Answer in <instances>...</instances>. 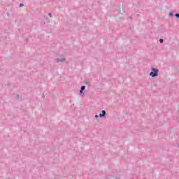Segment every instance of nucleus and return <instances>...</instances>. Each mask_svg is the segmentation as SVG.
Listing matches in <instances>:
<instances>
[{"label": "nucleus", "mask_w": 179, "mask_h": 179, "mask_svg": "<svg viewBox=\"0 0 179 179\" xmlns=\"http://www.w3.org/2000/svg\"><path fill=\"white\" fill-rule=\"evenodd\" d=\"M151 71H152L150 73V76H151V78H156V76L159 75V69L152 68Z\"/></svg>", "instance_id": "f257e3e1"}, {"label": "nucleus", "mask_w": 179, "mask_h": 179, "mask_svg": "<svg viewBox=\"0 0 179 179\" xmlns=\"http://www.w3.org/2000/svg\"><path fill=\"white\" fill-rule=\"evenodd\" d=\"M99 117L101 118L103 117H106V110H102V113L99 114Z\"/></svg>", "instance_id": "f03ea898"}, {"label": "nucleus", "mask_w": 179, "mask_h": 179, "mask_svg": "<svg viewBox=\"0 0 179 179\" xmlns=\"http://www.w3.org/2000/svg\"><path fill=\"white\" fill-rule=\"evenodd\" d=\"M56 61L57 62H64V61H65V58L57 59Z\"/></svg>", "instance_id": "7ed1b4c3"}, {"label": "nucleus", "mask_w": 179, "mask_h": 179, "mask_svg": "<svg viewBox=\"0 0 179 179\" xmlns=\"http://www.w3.org/2000/svg\"><path fill=\"white\" fill-rule=\"evenodd\" d=\"M85 89H86V86H85V85H83L82 87H81V88H80V90H85Z\"/></svg>", "instance_id": "20e7f679"}, {"label": "nucleus", "mask_w": 179, "mask_h": 179, "mask_svg": "<svg viewBox=\"0 0 179 179\" xmlns=\"http://www.w3.org/2000/svg\"><path fill=\"white\" fill-rule=\"evenodd\" d=\"M175 16L176 17H177V19H179V13H176Z\"/></svg>", "instance_id": "39448f33"}, {"label": "nucleus", "mask_w": 179, "mask_h": 179, "mask_svg": "<svg viewBox=\"0 0 179 179\" xmlns=\"http://www.w3.org/2000/svg\"><path fill=\"white\" fill-rule=\"evenodd\" d=\"M48 16H50V17H52V14L51 13H49Z\"/></svg>", "instance_id": "423d86ee"}, {"label": "nucleus", "mask_w": 179, "mask_h": 179, "mask_svg": "<svg viewBox=\"0 0 179 179\" xmlns=\"http://www.w3.org/2000/svg\"><path fill=\"white\" fill-rule=\"evenodd\" d=\"M163 41H164L163 39H159V43H161V44H163Z\"/></svg>", "instance_id": "0eeeda50"}, {"label": "nucleus", "mask_w": 179, "mask_h": 179, "mask_svg": "<svg viewBox=\"0 0 179 179\" xmlns=\"http://www.w3.org/2000/svg\"><path fill=\"white\" fill-rule=\"evenodd\" d=\"M80 94H83V90H80Z\"/></svg>", "instance_id": "6e6552de"}, {"label": "nucleus", "mask_w": 179, "mask_h": 179, "mask_svg": "<svg viewBox=\"0 0 179 179\" xmlns=\"http://www.w3.org/2000/svg\"><path fill=\"white\" fill-rule=\"evenodd\" d=\"M22 6H24V4L20 3V8H22Z\"/></svg>", "instance_id": "1a4fd4ad"}, {"label": "nucleus", "mask_w": 179, "mask_h": 179, "mask_svg": "<svg viewBox=\"0 0 179 179\" xmlns=\"http://www.w3.org/2000/svg\"><path fill=\"white\" fill-rule=\"evenodd\" d=\"M169 16H174V14L173 13H170Z\"/></svg>", "instance_id": "9d476101"}, {"label": "nucleus", "mask_w": 179, "mask_h": 179, "mask_svg": "<svg viewBox=\"0 0 179 179\" xmlns=\"http://www.w3.org/2000/svg\"><path fill=\"white\" fill-rule=\"evenodd\" d=\"M16 97H17V100H19V99L20 98V96H19V94H17Z\"/></svg>", "instance_id": "9b49d317"}, {"label": "nucleus", "mask_w": 179, "mask_h": 179, "mask_svg": "<svg viewBox=\"0 0 179 179\" xmlns=\"http://www.w3.org/2000/svg\"><path fill=\"white\" fill-rule=\"evenodd\" d=\"M95 118H99V115H95Z\"/></svg>", "instance_id": "f8f14e48"}, {"label": "nucleus", "mask_w": 179, "mask_h": 179, "mask_svg": "<svg viewBox=\"0 0 179 179\" xmlns=\"http://www.w3.org/2000/svg\"><path fill=\"white\" fill-rule=\"evenodd\" d=\"M178 148H179V145H178Z\"/></svg>", "instance_id": "ddd939ff"}]
</instances>
